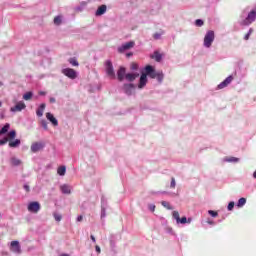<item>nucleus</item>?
Here are the masks:
<instances>
[{
    "label": "nucleus",
    "mask_w": 256,
    "mask_h": 256,
    "mask_svg": "<svg viewBox=\"0 0 256 256\" xmlns=\"http://www.w3.org/2000/svg\"><path fill=\"white\" fill-rule=\"evenodd\" d=\"M133 47H135V41L126 42L118 47V53H125V51H129V49H133Z\"/></svg>",
    "instance_id": "obj_7"
},
{
    "label": "nucleus",
    "mask_w": 256,
    "mask_h": 256,
    "mask_svg": "<svg viewBox=\"0 0 256 256\" xmlns=\"http://www.w3.org/2000/svg\"><path fill=\"white\" fill-rule=\"evenodd\" d=\"M46 119L50 121L53 127H57V125H59V121L57 120V118H55V116H53L51 112L46 113Z\"/></svg>",
    "instance_id": "obj_13"
},
{
    "label": "nucleus",
    "mask_w": 256,
    "mask_h": 256,
    "mask_svg": "<svg viewBox=\"0 0 256 256\" xmlns=\"http://www.w3.org/2000/svg\"><path fill=\"white\" fill-rule=\"evenodd\" d=\"M256 20V9L248 13L246 19L241 22V25H251Z\"/></svg>",
    "instance_id": "obj_5"
},
{
    "label": "nucleus",
    "mask_w": 256,
    "mask_h": 256,
    "mask_svg": "<svg viewBox=\"0 0 256 256\" xmlns=\"http://www.w3.org/2000/svg\"><path fill=\"white\" fill-rule=\"evenodd\" d=\"M33 97V92H27L23 95L24 101H29Z\"/></svg>",
    "instance_id": "obj_31"
},
{
    "label": "nucleus",
    "mask_w": 256,
    "mask_h": 256,
    "mask_svg": "<svg viewBox=\"0 0 256 256\" xmlns=\"http://www.w3.org/2000/svg\"><path fill=\"white\" fill-rule=\"evenodd\" d=\"M149 211H152V213L155 211V204H149L148 205Z\"/></svg>",
    "instance_id": "obj_42"
},
{
    "label": "nucleus",
    "mask_w": 256,
    "mask_h": 256,
    "mask_svg": "<svg viewBox=\"0 0 256 256\" xmlns=\"http://www.w3.org/2000/svg\"><path fill=\"white\" fill-rule=\"evenodd\" d=\"M77 221H78V223H80V221H83V217L80 215V216H78L77 217Z\"/></svg>",
    "instance_id": "obj_45"
},
{
    "label": "nucleus",
    "mask_w": 256,
    "mask_h": 256,
    "mask_svg": "<svg viewBox=\"0 0 256 256\" xmlns=\"http://www.w3.org/2000/svg\"><path fill=\"white\" fill-rule=\"evenodd\" d=\"M213 41H215V32L209 30L204 36L203 46L209 49L213 45Z\"/></svg>",
    "instance_id": "obj_2"
},
{
    "label": "nucleus",
    "mask_w": 256,
    "mask_h": 256,
    "mask_svg": "<svg viewBox=\"0 0 256 256\" xmlns=\"http://www.w3.org/2000/svg\"><path fill=\"white\" fill-rule=\"evenodd\" d=\"M2 103L0 102V107H1Z\"/></svg>",
    "instance_id": "obj_53"
},
{
    "label": "nucleus",
    "mask_w": 256,
    "mask_h": 256,
    "mask_svg": "<svg viewBox=\"0 0 256 256\" xmlns=\"http://www.w3.org/2000/svg\"><path fill=\"white\" fill-rule=\"evenodd\" d=\"M55 101H56L55 98L53 97L50 98V103H55Z\"/></svg>",
    "instance_id": "obj_48"
},
{
    "label": "nucleus",
    "mask_w": 256,
    "mask_h": 256,
    "mask_svg": "<svg viewBox=\"0 0 256 256\" xmlns=\"http://www.w3.org/2000/svg\"><path fill=\"white\" fill-rule=\"evenodd\" d=\"M118 79L119 81H123V79H125L126 75H125V68L121 67L119 70H118Z\"/></svg>",
    "instance_id": "obj_21"
},
{
    "label": "nucleus",
    "mask_w": 256,
    "mask_h": 256,
    "mask_svg": "<svg viewBox=\"0 0 256 256\" xmlns=\"http://www.w3.org/2000/svg\"><path fill=\"white\" fill-rule=\"evenodd\" d=\"M45 147V144L42 142H35L31 145L30 150L32 153H38V151H41Z\"/></svg>",
    "instance_id": "obj_12"
},
{
    "label": "nucleus",
    "mask_w": 256,
    "mask_h": 256,
    "mask_svg": "<svg viewBox=\"0 0 256 256\" xmlns=\"http://www.w3.org/2000/svg\"><path fill=\"white\" fill-rule=\"evenodd\" d=\"M153 59H155V61H157L159 63V61H161V59L163 58V56L159 53V52H154V55L152 56Z\"/></svg>",
    "instance_id": "obj_30"
},
{
    "label": "nucleus",
    "mask_w": 256,
    "mask_h": 256,
    "mask_svg": "<svg viewBox=\"0 0 256 256\" xmlns=\"http://www.w3.org/2000/svg\"><path fill=\"white\" fill-rule=\"evenodd\" d=\"M53 217H54L55 221H58V222L61 221V219H63V216H61V214H59V213H54Z\"/></svg>",
    "instance_id": "obj_34"
},
{
    "label": "nucleus",
    "mask_w": 256,
    "mask_h": 256,
    "mask_svg": "<svg viewBox=\"0 0 256 256\" xmlns=\"http://www.w3.org/2000/svg\"><path fill=\"white\" fill-rule=\"evenodd\" d=\"M61 73L68 77V79H77V71L73 70V68H64Z\"/></svg>",
    "instance_id": "obj_6"
},
{
    "label": "nucleus",
    "mask_w": 256,
    "mask_h": 256,
    "mask_svg": "<svg viewBox=\"0 0 256 256\" xmlns=\"http://www.w3.org/2000/svg\"><path fill=\"white\" fill-rule=\"evenodd\" d=\"M253 177L254 179H256V171L253 173Z\"/></svg>",
    "instance_id": "obj_51"
},
{
    "label": "nucleus",
    "mask_w": 256,
    "mask_h": 256,
    "mask_svg": "<svg viewBox=\"0 0 256 256\" xmlns=\"http://www.w3.org/2000/svg\"><path fill=\"white\" fill-rule=\"evenodd\" d=\"M10 161L11 164L14 165V167H19V165H21V161L19 160V158L12 157Z\"/></svg>",
    "instance_id": "obj_27"
},
{
    "label": "nucleus",
    "mask_w": 256,
    "mask_h": 256,
    "mask_svg": "<svg viewBox=\"0 0 256 256\" xmlns=\"http://www.w3.org/2000/svg\"><path fill=\"white\" fill-rule=\"evenodd\" d=\"M145 85H147V74H145V72H142V74L140 76L138 88L143 89V87H145Z\"/></svg>",
    "instance_id": "obj_14"
},
{
    "label": "nucleus",
    "mask_w": 256,
    "mask_h": 256,
    "mask_svg": "<svg viewBox=\"0 0 256 256\" xmlns=\"http://www.w3.org/2000/svg\"><path fill=\"white\" fill-rule=\"evenodd\" d=\"M63 23V17L62 16H56L54 18V25H61Z\"/></svg>",
    "instance_id": "obj_29"
},
{
    "label": "nucleus",
    "mask_w": 256,
    "mask_h": 256,
    "mask_svg": "<svg viewBox=\"0 0 256 256\" xmlns=\"http://www.w3.org/2000/svg\"><path fill=\"white\" fill-rule=\"evenodd\" d=\"M233 81V76H228L223 82H221L218 85V89H225L227 85H230V83Z\"/></svg>",
    "instance_id": "obj_16"
},
{
    "label": "nucleus",
    "mask_w": 256,
    "mask_h": 256,
    "mask_svg": "<svg viewBox=\"0 0 256 256\" xmlns=\"http://www.w3.org/2000/svg\"><path fill=\"white\" fill-rule=\"evenodd\" d=\"M251 33H253V29H249L248 33L244 36L245 41L249 40V37H251Z\"/></svg>",
    "instance_id": "obj_37"
},
{
    "label": "nucleus",
    "mask_w": 256,
    "mask_h": 256,
    "mask_svg": "<svg viewBox=\"0 0 256 256\" xmlns=\"http://www.w3.org/2000/svg\"><path fill=\"white\" fill-rule=\"evenodd\" d=\"M107 201L105 198H102V205H101V219H105L107 217Z\"/></svg>",
    "instance_id": "obj_15"
},
{
    "label": "nucleus",
    "mask_w": 256,
    "mask_h": 256,
    "mask_svg": "<svg viewBox=\"0 0 256 256\" xmlns=\"http://www.w3.org/2000/svg\"><path fill=\"white\" fill-rule=\"evenodd\" d=\"M105 13H107V6L106 5H101L100 7H98L97 11H96V16H101V15H105Z\"/></svg>",
    "instance_id": "obj_18"
},
{
    "label": "nucleus",
    "mask_w": 256,
    "mask_h": 256,
    "mask_svg": "<svg viewBox=\"0 0 256 256\" xmlns=\"http://www.w3.org/2000/svg\"><path fill=\"white\" fill-rule=\"evenodd\" d=\"M61 193L64 195H71V186L63 184L60 186Z\"/></svg>",
    "instance_id": "obj_17"
},
{
    "label": "nucleus",
    "mask_w": 256,
    "mask_h": 256,
    "mask_svg": "<svg viewBox=\"0 0 256 256\" xmlns=\"http://www.w3.org/2000/svg\"><path fill=\"white\" fill-rule=\"evenodd\" d=\"M10 251H12V253H17L18 255L21 253V244H19V241L14 240L10 243Z\"/></svg>",
    "instance_id": "obj_10"
},
{
    "label": "nucleus",
    "mask_w": 256,
    "mask_h": 256,
    "mask_svg": "<svg viewBox=\"0 0 256 256\" xmlns=\"http://www.w3.org/2000/svg\"><path fill=\"white\" fill-rule=\"evenodd\" d=\"M57 173H58V175H60V177H63V176H65V173H67V168L65 166H60L57 169Z\"/></svg>",
    "instance_id": "obj_24"
},
{
    "label": "nucleus",
    "mask_w": 256,
    "mask_h": 256,
    "mask_svg": "<svg viewBox=\"0 0 256 256\" xmlns=\"http://www.w3.org/2000/svg\"><path fill=\"white\" fill-rule=\"evenodd\" d=\"M11 128V125L9 123H6L3 128L0 130V135H5L7 131Z\"/></svg>",
    "instance_id": "obj_25"
},
{
    "label": "nucleus",
    "mask_w": 256,
    "mask_h": 256,
    "mask_svg": "<svg viewBox=\"0 0 256 256\" xmlns=\"http://www.w3.org/2000/svg\"><path fill=\"white\" fill-rule=\"evenodd\" d=\"M69 63L70 65H72V67H79V62L77 61V58H70Z\"/></svg>",
    "instance_id": "obj_28"
},
{
    "label": "nucleus",
    "mask_w": 256,
    "mask_h": 256,
    "mask_svg": "<svg viewBox=\"0 0 256 256\" xmlns=\"http://www.w3.org/2000/svg\"><path fill=\"white\" fill-rule=\"evenodd\" d=\"M158 73H159V71H155V68H153V66H151V65H147L144 68V74L146 75V77L148 76L151 79H156Z\"/></svg>",
    "instance_id": "obj_4"
},
{
    "label": "nucleus",
    "mask_w": 256,
    "mask_h": 256,
    "mask_svg": "<svg viewBox=\"0 0 256 256\" xmlns=\"http://www.w3.org/2000/svg\"><path fill=\"white\" fill-rule=\"evenodd\" d=\"M45 112V104H41L40 107L36 110L37 117H43V113Z\"/></svg>",
    "instance_id": "obj_22"
},
{
    "label": "nucleus",
    "mask_w": 256,
    "mask_h": 256,
    "mask_svg": "<svg viewBox=\"0 0 256 256\" xmlns=\"http://www.w3.org/2000/svg\"><path fill=\"white\" fill-rule=\"evenodd\" d=\"M40 123H41L43 129H45V131H47V129H49V126L47 125V121L41 120Z\"/></svg>",
    "instance_id": "obj_36"
},
{
    "label": "nucleus",
    "mask_w": 256,
    "mask_h": 256,
    "mask_svg": "<svg viewBox=\"0 0 256 256\" xmlns=\"http://www.w3.org/2000/svg\"><path fill=\"white\" fill-rule=\"evenodd\" d=\"M225 163H239V158L237 157H226L223 159Z\"/></svg>",
    "instance_id": "obj_23"
},
{
    "label": "nucleus",
    "mask_w": 256,
    "mask_h": 256,
    "mask_svg": "<svg viewBox=\"0 0 256 256\" xmlns=\"http://www.w3.org/2000/svg\"><path fill=\"white\" fill-rule=\"evenodd\" d=\"M233 207H235V202H230L227 207L228 211H233Z\"/></svg>",
    "instance_id": "obj_40"
},
{
    "label": "nucleus",
    "mask_w": 256,
    "mask_h": 256,
    "mask_svg": "<svg viewBox=\"0 0 256 256\" xmlns=\"http://www.w3.org/2000/svg\"><path fill=\"white\" fill-rule=\"evenodd\" d=\"M131 55H133V53H128V54H127V57H131Z\"/></svg>",
    "instance_id": "obj_50"
},
{
    "label": "nucleus",
    "mask_w": 256,
    "mask_h": 256,
    "mask_svg": "<svg viewBox=\"0 0 256 256\" xmlns=\"http://www.w3.org/2000/svg\"><path fill=\"white\" fill-rule=\"evenodd\" d=\"M106 73L108 77H111V79H114L115 71L113 70V64L111 63V61L106 62Z\"/></svg>",
    "instance_id": "obj_11"
},
{
    "label": "nucleus",
    "mask_w": 256,
    "mask_h": 256,
    "mask_svg": "<svg viewBox=\"0 0 256 256\" xmlns=\"http://www.w3.org/2000/svg\"><path fill=\"white\" fill-rule=\"evenodd\" d=\"M130 68L132 69V71H137V69H139V65H137V63H132Z\"/></svg>",
    "instance_id": "obj_38"
},
{
    "label": "nucleus",
    "mask_w": 256,
    "mask_h": 256,
    "mask_svg": "<svg viewBox=\"0 0 256 256\" xmlns=\"http://www.w3.org/2000/svg\"><path fill=\"white\" fill-rule=\"evenodd\" d=\"M134 90H135V86H133V84L124 85V91L127 95H131V93H133Z\"/></svg>",
    "instance_id": "obj_19"
},
{
    "label": "nucleus",
    "mask_w": 256,
    "mask_h": 256,
    "mask_svg": "<svg viewBox=\"0 0 256 256\" xmlns=\"http://www.w3.org/2000/svg\"><path fill=\"white\" fill-rule=\"evenodd\" d=\"M247 203V199L245 198H240L237 202V207H243Z\"/></svg>",
    "instance_id": "obj_32"
},
{
    "label": "nucleus",
    "mask_w": 256,
    "mask_h": 256,
    "mask_svg": "<svg viewBox=\"0 0 256 256\" xmlns=\"http://www.w3.org/2000/svg\"><path fill=\"white\" fill-rule=\"evenodd\" d=\"M46 93L45 92H40V95H45Z\"/></svg>",
    "instance_id": "obj_52"
},
{
    "label": "nucleus",
    "mask_w": 256,
    "mask_h": 256,
    "mask_svg": "<svg viewBox=\"0 0 256 256\" xmlns=\"http://www.w3.org/2000/svg\"><path fill=\"white\" fill-rule=\"evenodd\" d=\"M17 137V131L15 130H11L6 137L2 138L0 140V145H6L7 142L9 141V147L11 149H15L17 147H19V145H21V140L19 139H15ZM15 139V140H13Z\"/></svg>",
    "instance_id": "obj_1"
},
{
    "label": "nucleus",
    "mask_w": 256,
    "mask_h": 256,
    "mask_svg": "<svg viewBox=\"0 0 256 256\" xmlns=\"http://www.w3.org/2000/svg\"><path fill=\"white\" fill-rule=\"evenodd\" d=\"M137 77H139V73H128L125 76V79L127 81H135V79H137Z\"/></svg>",
    "instance_id": "obj_20"
},
{
    "label": "nucleus",
    "mask_w": 256,
    "mask_h": 256,
    "mask_svg": "<svg viewBox=\"0 0 256 256\" xmlns=\"http://www.w3.org/2000/svg\"><path fill=\"white\" fill-rule=\"evenodd\" d=\"M161 205L165 207V209L171 210L173 207H171V204L167 201H162Z\"/></svg>",
    "instance_id": "obj_33"
},
{
    "label": "nucleus",
    "mask_w": 256,
    "mask_h": 256,
    "mask_svg": "<svg viewBox=\"0 0 256 256\" xmlns=\"http://www.w3.org/2000/svg\"><path fill=\"white\" fill-rule=\"evenodd\" d=\"M203 20H201V19H197L196 21H195V25H196V27H203Z\"/></svg>",
    "instance_id": "obj_35"
},
{
    "label": "nucleus",
    "mask_w": 256,
    "mask_h": 256,
    "mask_svg": "<svg viewBox=\"0 0 256 256\" xmlns=\"http://www.w3.org/2000/svg\"><path fill=\"white\" fill-rule=\"evenodd\" d=\"M208 213L211 215V217H217L219 214L216 211L209 210Z\"/></svg>",
    "instance_id": "obj_41"
},
{
    "label": "nucleus",
    "mask_w": 256,
    "mask_h": 256,
    "mask_svg": "<svg viewBox=\"0 0 256 256\" xmlns=\"http://www.w3.org/2000/svg\"><path fill=\"white\" fill-rule=\"evenodd\" d=\"M164 78H165V75L163 74V71H158V74L156 75V79L158 83H163Z\"/></svg>",
    "instance_id": "obj_26"
},
{
    "label": "nucleus",
    "mask_w": 256,
    "mask_h": 256,
    "mask_svg": "<svg viewBox=\"0 0 256 256\" xmlns=\"http://www.w3.org/2000/svg\"><path fill=\"white\" fill-rule=\"evenodd\" d=\"M26 108H27V105H25V102L19 101L15 106L10 108V111L11 113H17V112L23 111Z\"/></svg>",
    "instance_id": "obj_8"
},
{
    "label": "nucleus",
    "mask_w": 256,
    "mask_h": 256,
    "mask_svg": "<svg viewBox=\"0 0 256 256\" xmlns=\"http://www.w3.org/2000/svg\"><path fill=\"white\" fill-rule=\"evenodd\" d=\"M90 238L92 239L93 243H95V236L91 235Z\"/></svg>",
    "instance_id": "obj_49"
},
{
    "label": "nucleus",
    "mask_w": 256,
    "mask_h": 256,
    "mask_svg": "<svg viewBox=\"0 0 256 256\" xmlns=\"http://www.w3.org/2000/svg\"><path fill=\"white\" fill-rule=\"evenodd\" d=\"M40 210H41V204H39V202H30L28 204V211L30 213H39Z\"/></svg>",
    "instance_id": "obj_9"
},
{
    "label": "nucleus",
    "mask_w": 256,
    "mask_h": 256,
    "mask_svg": "<svg viewBox=\"0 0 256 256\" xmlns=\"http://www.w3.org/2000/svg\"><path fill=\"white\" fill-rule=\"evenodd\" d=\"M176 185H177V183L175 182V178H171L170 187H171L172 189H175Z\"/></svg>",
    "instance_id": "obj_39"
},
{
    "label": "nucleus",
    "mask_w": 256,
    "mask_h": 256,
    "mask_svg": "<svg viewBox=\"0 0 256 256\" xmlns=\"http://www.w3.org/2000/svg\"><path fill=\"white\" fill-rule=\"evenodd\" d=\"M207 223L208 225H215V222H213V220H208Z\"/></svg>",
    "instance_id": "obj_46"
},
{
    "label": "nucleus",
    "mask_w": 256,
    "mask_h": 256,
    "mask_svg": "<svg viewBox=\"0 0 256 256\" xmlns=\"http://www.w3.org/2000/svg\"><path fill=\"white\" fill-rule=\"evenodd\" d=\"M154 39H161V34L159 33L154 34Z\"/></svg>",
    "instance_id": "obj_43"
},
{
    "label": "nucleus",
    "mask_w": 256,
    "mask_h": 256,
    "mask_svg": "<svg viewBox=\"0 0 256 256\" xmlns=\"http://www.w3.org/2000/svg\"><path fill=\"white\" fill-rule=\"evenodd\" d=\"M172 217L173 219L176 220L177 225H185L187 223H191V221H193L192 218H188L183 216L182 218L179 216V212L178 211H173L172 212Z\"/></svg>",
    "instance_id": "obj_3"
},
{
    "label": "nucleus",
    "mask_w": 256,
    "mask_h": 256,
    "mask_svg": "<svg viewBox=\"0 0 256 256\" xmlns=\"http://www.w3.org/2000/svg\"><path fill=\"white\" fill-rule=\"evenodd\" d=\"M95 249H96V252H97V253H101V247L96 246Z\"/></svg>",
    "instance_id": "obj_44"
},
{
    "label": "nucleus",
    "mask_w": 256,
    "mask_h": 256,
    "mask_svg": "<svg viewBox=\"0 0 256 256\" xmlns=\"http://www.w3.org/2000/svg\"><path fill=\"white\" fill-rule=\"evenodd\" d=\"M24 189H25V191L29 192V185L25 184Z\"/></svg>",
    "instance_id": "obj_47"
}]
</instances>
